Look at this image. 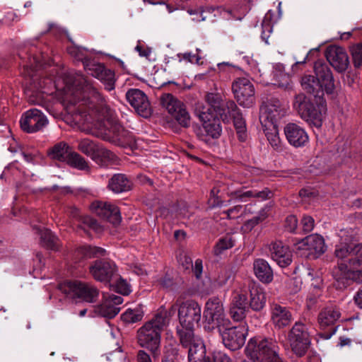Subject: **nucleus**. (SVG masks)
Instances as JSON below:
<instances>
[{"mask_svg": "<svg viewBox=\"0 0 362 362\" xmlns=\"http://www.w3.org/2000/svg\"><path fill=\"white\" fill-rule=\"evenodd\" d=\"M67 93L66 100L70 102L66 107L69 114L71 115L73 122L75 124L80 126L86 123H91L98 131V136L105 140L113 141L120 136L122 127L113 118L112 112L103 105H100V110L92 109L88 114L81 110V105L76 107H72L75 105L76 100L83 95V100L90 99V103H93L100 99L98 90L80 74L76 73L71 75L66 81Z\"/></svg>", "mask_w": 362, "mask_h": 362, "instance_id": "f257e3e1", "label": "nucleus"}, {"mask_svg": "<svg viewBox=\"0 0 362 362\" xmlns=\"http://www.w3.org/2000/svg\"><path fill=\"white\" fill-rule=\"evenodd\" d=\"M315 76L305 75L301 79L303 89L316 98V105L304 94H298L293 101V108L300 117L315 127H320L326 107L322 98L324 92L332 94L334 89L332 73L329 66L322 61L315 63Z\"/></svg>", "mask_w": 362, "mask_h": 362, "instance_id": "f03ea898", "label": "nucleus"}, {"mask_svg": "<svg viewBox=\"0 0 362 362\" xmlns=\"http://www.w3.org/2000/svg\"><path fill=\"white\" fill-rule=\"evenodd\" d=\"M346 232L341 230L340 243L336 245L334 255L340 262L333 271L337 286L344 288L350 281L362 282V243L354 245L349 238L343 240Z\"/></svg>", "mask_w": 362, "mask_h": 362, "instance_id": "7ed1b4c3", "label": "nucleus"}, {"mask_svg": "<svg viewBox=\"0 0 362 362\" xmlns=\"http://www.w3.org/2000/svg\"><path fill=\"white\" fill-rule=\"evenodd\" d=\"M178 310V318L180 327H177V334L180 336L182 345H187L193 336L195 325H198L201 319L202 309L195 301L187 300L181 303L177 300L172 305L168 312V318L173 315Z\"/></svg>", "mask_w": 362, "mask_h": 362, "instance_id": "20e7f679", "label": "nucleus"}, {"mask_svg": "<svg viewBox=\"0 0 362 362\" xmlns=\"http://www.w3.org/2000/svg\"><path fill=\"white\" fill-rule=\"evenodd\" d=\"M169 320L167 310H160L138 331L139 344L148 349L154 357H158L160 354V333L168 325Z\"/></svg>", "mask_w": 362, "mask_h": 362, "instance_id": "39448f33", "label": "nucleus"}, {"mask_svg": "<svg viewBox=\"0 0 362 362\" xmlns=\"http://www.w3.org/2000/svg\"><path fill=\"white\" fill-rule=\"evenodd\" d=\"M279 347L272 339H251L245 348L246 354L254 362L268 361L269 362H281L278 355Z\"/></svg>", "mask_w": 362, "mask_h": 362, "instance_id": "423d86ee", "label": "nucleus"}, {"mask_svg": "<svg viewBox=\"0 0 362 362\" xmlns=\"http://www.w3.org/2000/svg\"><path fill=\"white\" fill-rule=\"evenodd\" d=\"M204 329L211 332L216 328L221 330L230 325V320L226 316L223 305L218 298L209 299L204 310Z\"/></svg>", "mask_w": 362, "mask_h": 362, "instance_id": "0eeeda50", "label": "nucleus"}, {"mask_svg": "<svg viewBox=\"0 0 362 362\" xmlns=\"http://www.w3.org/2000/svg\"><path fill=\"white\" fill-rule=\"evenodd\" d=\"M195 115L202 123V127L205 134L202 136V139L207 141L208 137L212 139L218 138L222 132V127L219 118L216 114L211 112V109L206 107L203 103L199 102L195 105Z\"/></svg>", "mask_w": 362, "mask_h": 362, "instance_id": "6e6552de", "label": "nucleus"}, {"mask_svg": "<svg viewBox=\"0 0 362 362\" xmlns=\"http://www.w3.org/2000/svg\"><path fill=\"white\" fill-rule=\"evenodd\" d=\"M60 289L69 298L87 303L95 302L99 295L98 290L93 286L76 280L64 283Z\"/></svg>", "mask_w": 362, "mask_h": 362, "instance_id": "1a4fd4ad", "label": "nucleus"}, {"mask_svg": "<svg viewBox=\"0 0 362 362\" xmlns=\"http://www.w3.org/2000/svg\"><path fill=\"white\" fill-rule=\"evenodd\" d=\"M288 342L291 351L297 356H303L308 351L311 339L307 326L296 322L288 334Z\"/></svg>", "mask_w": 362, "mask_h": 362, "instance_id": "9d476101", "label": "nucleus"}, {"mask_svg": "<svg viewBox=\"0 0 362 362\" xmlns=\"http://www.w3.org/2000/svg\"><path fill=\"white\" fill-rule=\"evenodd\" d=\"M160 103L163 108L183 127L190 125V116L185 105L170 93H163L160 96Z\"/></svg>", "mask_w": 362, "mask_h": 362, "instance_id": "9b49d317", "label": "nucleus"}, {"mask_svg": "<svg viewBox=\"0 0 362 362\" xmlns=\"http://www.w3.org/2000/svg\"><path fill=\"white\" fill-rule=\"evenodd\" d=\"M232 90L240 106L250 108L255 104V87L249 78H236L233 82Z\"/></svg>", "mask_w": 362, "mask_h": 362, "instance_id": "f8f14e48", "label": "nucleus"}, {"mask_svg": "<svg viewBox=\"0 0 362 362\" xmlns=\"http://www.w3.org/2000/svg\"><path fill=\"white\" fill-rule=\"evenodd\" d=\"M123 303V298L117 295H104L100 304L93 307V312L89 314L90 317L100 316L106 318H113L119 312V305Z\"/></svg>", "mask_w": 362, "mask_h": 362, "instance_id": "ddd939ff", "label": "nucleus"}, {"mask_svg": "<svg viewBox=\"0 0 362 362\" xmlns=\"http://www.w3.org/2000/svg\"><path fill=\"white\" fill-rule=\"evenodd\" d=\"M286 107L282 106L279 100H271L261 107L259 121L262 127L277 124V122L286 115Z\"/></svg>", "mask_w": 362, "mask_h": 362, "instance_id": "4468645a", "label": "nucleus"}, {"mask_svg": "<svg viewBox=\"0 0 362 362\" xmlns=\"http://www.w3.org/2000/svg\"><path fill=\"white\" fill-rule=\"evenodd\" d=\"M218 332L225 346L231 350H236L245 344L247 327L245 325H240L230 328H221Z\"/></svg>", "mask_w": 362, "mask_h": 362, "instance_id": "2eb2a0df", "label": "nucleus"}, {"mask_svg": "<svg viewBox=\"0 0 362 362\" xmlns=\"http://www.w3.org/2000/svg\"><path fill=\"white\" fill-rule=\"evenodd\" d=\"M130 105L140 116L148 118L151 115L152 108L146 95L139 89L132 88L126 93Z\"/></svg>", "mask_w": 362, "mask_h": 362, "instance_id": "dca6fc26", "label": "nucleus"}, {"mask_svg": "<svg viewBox=\"0 0 362 362\" xmlns=\"http://www.w3.org/2000/svg\"><path fill=\"white\" fill-rule=\"evenodd\" d=\"M296 250L308 251V255L317 257L326 250L323 238L317 234H313L295 243Z\"/></svg>", "mask_w": 362, "mask_h": 362, "instance_id": "f3484780", "label": "nucleus"}, {"mask_svg": "<svg viewBox=\"0 0 362 362\" xmlns=\"http://www.w3.org/2000/svg\"><path fill=\"white\" fill-rule=\"evenodd\" d=\"M286 140L295 148L305 146L309 141V136L301 126L296 123H288L284 129Z\"/></svg>", "mask_w": 362, "mask_h": 362, "instance_id": "a211bd4d", "label": "nucleus"}, {"mask_svg": "<svg viewBox=\"0 0 362 362\" xmlns=\"http://www.w3.org/2000/svg\"><path fill=\"white\" fill-rule=\"evenodd\" d=\"M326 57L329 64L339 72L344 71L349 65L348 54L341 47L329 46L326 50Z\"/></svg>", "mask_w": 362, "mask_h": 362, "instance_id": "6ab92c4d", "label": "nucleus"}, {"mask_svg": "<svg viewBox=\"0 0 362 362\" xmlns=\"http://www.w3.org/2000/svg\"><path fill=\"white\" fill-rule=\"evenodd\" d=\"M84 68L95 78L100 80L107 90L115 88V73L100 64H84Z\"/></svg>", "mask_w": 362, "mask_h": 362, "instance_id": "aec40b11", "label": "nucleus"}, {"mask_svg": "<svg viewBox=\"0 0 362 362\" xmlns=\"http://www.w3.org/2000/svg\"><path fill=\"white\" fill-rule=\"evenodd\" d=\"M91 211L103 219H107L116 225L121 221L119 210L117 206L107 202L95 201L90 206Z\"/></svg>", "mask_w": 362, "mask_h": 362, "instance_id": "412c9836", "label": "nucleus"}, {"mask_svg": "<svg viewBox=\"0 0 362 362\" xmlns=\"http://www.w3.org/2000/svg\"><path fill=\"white\" fill-rule=\"evenodd\" d=\"M115 271V264L105 260H96L90 267V273L93 278L97 281L105 283L110 281Z\"/></svg>", "mask_w": 362, "mask_h": 362, "instance_id": "4be33fe9", "label": "nucleus"}, {"mask_svg": "<svg viewBox=\"0 0 362 362\" xmlns=\"http://www.w3.org/2000/svg\"><path fill=\"white\" fill-rule=\"evenodd\" d=\"M269 250L272 259L281 267H286L291 263L292 253L289 247L281 241L272 242L269 246Z\"/></svg>", "mask_w": 362, "mask_h": 362, "instance_id": "5701e85b", "label": "nucleus"}, {"mask_svg": "<svg viewBox=\"0 0 362 362\" xmlns=\"http://www.w3.org/2000/svg\"><path fill=\"white\" fill-rule=\"evenodd\" d=\"M293 316L290 310L278 304L271 307V321L277 329H282L288 326L293 321Z\"/></svg>", "mask_w": 362, "mask_h": 362, "instance_id": "b1692460", "label": "nucleus"}, {"mask_svg": "<svg viewBox=\"0 0 362 362\" xmlns=\"http://www.w3.org/2000/svg\"><path fill=\"white\" fill-rule=\"evenodd\" d=\"M47 120L37 109L28 110L24 115V132L33 133L46 125Z\"/></svg>", "mask_w": 362, "mask_h": 362, "instance_id": "393cba45", "label": "nucleus"}, {"mask_svg": "<svg viewBox=\"0 0 362 362\" xmlns=\"http://www.w3.org/2000/svg\"><path fill=\"white\" fill-rule=\"evenodd\" d=\"M250 292V307L255 311H259L265 306L267 297L264 289L258 285L250 284L247 286Z\"/></svg>", "mask_w": 362, "mask_h": 362, "instance_id": "a878e982", "label": "nucleus"}, {"mask_svg": "<svg viewBox=\"0 0 362 362\" xmlns=\"http://www.w3.org/2000/svg\"><path fill=\"white\" fill-rule=\"evenodd\" d=\"M228 112L230 115H234L233 119L234 126L237 131L239 139L245 141L246 139V127L245 122L242 115L239 112V110L234 102H229L227 105Z\"/></svg>", "mask_w": 362, "mask_h": 362, "instance_id": "bb28decb", "label": "nucleus"}, {"mask_svg": "<svg viewBox=\"0 0 362 362\" xmlns=\"http://www.w3.org/2000/svg\"><path fill=\"white\" fill-rule=\"evenodd\" d=\"M183 346H189V362H198L204 358L205 354L204 345L200 339L194 338L193 335L189 344Z\"/></svg>", "mask_w": 362, "mask_h": 362, "instance_id": "cd10ccee", "label": "nucleus"}, {"mask_svg": "<svg viewBox=\"0 0 362 362\" xmlns=\"http://www.w3.org/2000/svg\"><path fill=\"white\" fill-rule=\"evenodd\" d=\"M254 272L257 278L263 283H269L273 279V272L268 262L259 259L253 264Z\"/></svg>", "mask_w": 362, "mask_h": 362, "instance_id": "c85d7f7f", "label": "nucleus"}, {"mask_svg": "<svg viewBox=\"0 0 362 362\" xmlns=\"http://www.w3.org/2000/svg\"><path fill=\"white\" fill-rule=\"evenodd\" d=\"M230 196L233 198L239 199L241 201H246L247 198L255 197L264 200L271 197L272 193L267 188L264 189L262 191L257 190H247L243 192L242 190H230L228 192Z\"/></svg>", "mask_w": 362, "mask_h": 362, "instance_id": "c756f323", "label": "nucleus"}, {"mask_svg": "<svg viewBox=\"0 0 362 362\" xmlns=\"http://www.w3.org/2000/svg\"><path fill=\"white\" fill-rule=\"evenodd\" d=\"M39 233L40 243L42 246L47 249L57 250L60 246V243L58 238L54 235L51 230L40 228H36Z\"/></svg>", "mask_w": 362, "mask_h": 362, "instance_id": "7c9ffc66", "label": "nucleus"}, {"mask_svg": "<svg viewBox=\"0 0 362 362\" xmlns=\"http://www.w3.org/2000/svg\"><path fill=\"white\" fill-rule=\"evenodd\" d=\"M340 312L335 308H327L322 310L318 317L320 325L325 329L334 325L340 317Z\"/></svg>", "mask_w": 362, "mask_h": 362, "instance_id": "2f4dec72", "label": "nucleus"}, {"mask_svg": "<svg viewBox=\"0 0 362 362\" xmlns=\"http://www.w3.org/2000/svg\"><path fill=\"white\" fill-rule=\"evenodd\" d=\"M131 182L122 174L115 175L109 181L108 187L115 193L128 191L131 189Z\"/></svg>", "mask_w": 362, "mask_h": 362, "instance_id": "473e14b6", "label": "nucleus"}, {"mask_svg": "<svg viewBox=\"0 0 362 362\" xmlns=\"http://www.w3.org/2000/svg\"><path fill=\"white\" fill-rule=\"evenodd\" d=\"M231 305L248 309L247 286H240L234 291Z\"/></svg>", "mask_w": 362, "mask_h": 362, "instance_id": "72a5a7b5", "label": "nucleus"}, {"mask_svg": "<svg viewBox=\"0 0 362 362\" xmlns=\"http://www.w3.org/2000/svg\"><path fill=\"white\" fill-rule=\"evenodd\" d=\"M71 153L66 144L59 143L53 146L49 151V155L52 158L67 162Z\"/></svg>", "mask_w": 362, "mask_h": 362, "instance_id": "f704fd0d", "label": "nucleus"}, {"mask_svg": "<svg viewBox=\"0 0 362 362\" xmlns=\"http://www.w3.org/2000/svg\"><path fill=\"white\" fill-rule=\"evenodd\" d=\"M144 316L143 307L141 305L129 308L122 315V319L127 323H134L141 320Z\"/></svg>", "mask_w": 362, "mask_h": 362, "instance_id": "c9c22d12", "label": "nucleus"}, {"mask_svg": "<svg viewBox=\"0 0 362 362\" xmlns=\"http://www.w3.org/2000/svg\"><path fill=\"white\" fill-rule=\"evenodd\" d=\"M265 135L267 138L271 146L275 148L278 149L281 146V140L279 136V130L277 127V124L268 125V127H263Z\"/></svg>", "mask_w": 362, "mask_h": 362, "instance_id": "e433bc0d", "label": "nucleus"}, {"mask_svg": "<svg viewBox=\"0 0 362 362\" xmlns=\"http://www.w3.org/2000/svg\"><path fill=\"white\" fill-rule=\"evenodd\" d=\"M207 105L206 107L211 109V112H216L224 103L223 97L219 93H208L205 97Z\"/></svg>", "mask_w": 362, "mask_h": 362, "instance_id": "4c0bfd02", "label": "nucleus"}, {"mask_svg": "<svg viewBox=\"0 0 362 362\" xmlns=\"http://www.w3.org/2000/svg\"><path fill=\"white\" fill-rule=\"evenodd\" d=\"M78 253L86 258L99 257L105 256V250L95 246L83 245L78 249Z\"/></svg>", "mask_w": 362, "mask_h": 362, "instance_id": "58836bf2", "label": "nucleus"}, {"mask_svg": "<svg viewBox=\"0 0 362 362\" xmlns=\"http://www.w3.org/2000/svg\"><path fill=\"white\" fill-rule=\"evenodd\" d=\"M99 146V145L88 139H82L78 144L79 150L93 160L95 159V154Z\"/></svg>", "mask_w": 362, "mask_h": 362, "instance_id": "ea45409f", "label": "nucleus"}, {"mask_svg": "<svg viewBox=\"0 0 362 362\" xmlns=\"http://www.w3.org/2000/svg\"><path fill=\"white\" fill-rule=\"evenodd\" d=\"M167 339L169 340L168 346L171 347L165 346L166 351L162 362H177V349L176 347H173L175 341L173 339L172 334L167 333Z\"/></svg>", "mask_w": 362, "mask_h": 362, "instance_id": "a19ab883", "label": "nucleus"}, {"mask_svg": "<svg viewBox=\"0 0 362 362\" xmlns=\"http://www.w3.org/2000/svg\"><path fill=\"white\" fill-rule=\"evenodd\" d=\"M67 163L78 170H86L89 167L86 160L76 153H71L67 160Z\"/></svg>", "mask_w": 362, "mask_h": 362, "instance_id": "79ce46f5", "label": "nucleus"}, {"mask_svg": "<svg viewBox=\"0 0 362 362\" xmlns=\"http://www.w3.org/2000/svg\"><path fill=\"white\" fill-rule=\"evenodd\" d=\"M187 13L189 16V20L194 23H199L205 21L208 18L207 14L209 13L208 11H205L201 8H190L187 11Z\"/></svg>", "mask_w": 362, "mask_h": 362, "instance_id": "37998d69", "label": "nucleus"}, {"mask_svg": "<svg viewBox=\"0 0 362 362\" xmlns=\"http://www.w3.org/2000/svg\"><path fill=\"white\" fill-rule=\"evenodd\" d=\"M350 52L354 67H361L362 66V44L353 45L350 48Z\"/></svg>", "mask_w": 362, "mask_h": 362, "instance_id": "c03bdc74", "label": "nucleus"}, {"mask_svg": "<svg viewBox=\"0 0 362 362\" xmlns=\"http://www.w3.org/2000/svg\"><path fill=\"white\" fill-rule=\"evenodd\" d=\"M234 245V240L231 236L228 235L221 239L215 246L214 252L218 255L225 250L231 248Z\"/></svg>", "mask_w": 362, "mask_h": 362, "instance_id": "a18cd8bd", "label": "nucleus"}, {"mask_svg": "<svg viewBox=\"0 0 362 362\" xmlns=\"http://www.w3.org/2000/svg\"><path fill=\"white\" fill-rule=\"evenodd\" d=\"M247 310L248 309L243 307L230 305V315L233 320L241 321L245 317Z\"/></svg>", "mask_w": 362, "mask_h": 362, "instance_id": "49530a36", "label": "nucleus"}, {"mask_svg": "<svg viewBox=\"0 0 362 362\" xmlns=\"http://www.w3.org/2000/svg\"><path fill=\"white\" fill-rule=\"evenodd\" d=\"M86 50L77 47H70L68 48V52L70 55L76 58L78 61H82L83 65L88 64L86 60Z\"/></svg>", "mask_w": 362, "mask_h": 362, "instance_id": "de8ad7c7", "label": "nucleus"}, {"mask_svg": "<svg viewBox=\"0 0 362 362\" xmlns=\"http://www.w3.org/2000/svg\"><path fill=\"white\" fill-rule=\"evenodd\" d=\"M115 158V155L112 152L100 146L95 154V160L98 161V158H101L105 161H113Z\"/></svg>", "mask_w": 362, "mask_h": 362, "instance_id": "09e8293b", "label": "nucleus"}, {"mask_svg": "<svg viewBox=\"0 0 362 362\" xmlns=\"http://www.w3.org/2000/svg\"><path fill=\"white\" fill-rule=\"evenodd\" d=\"M267 216L264 210L261 212V215L259 216L253 217L252 218L248 220L243 226V229L244 231H250L257 224H258L260 221H263Z\"/></svg>", "mask_w": 362, "mask_h": 362, "instance_id": "8fccbe9b", "label": "nucleus"}, {"mask_svg": "<svg viewBox=\"0 0 362 362\" xmlns=\"http://www.w3.org/2000/svg\"><path fill=\"white\" fill-rule=\"evenodd\" d=\"M196 51V54H192V52H185L183 54H179L177 56L180 58V61L185 60L190 63L199 64L200 59H202L201 56L199 55L201 50L199 49H197Z\"/></svg>", "mask_w": 362, "mask_h": 362, "instance_id": "3c124183", "label": "nucleus"}, {"mask_svg": "<svg viewBox=\"0 0 362 362\" xmlns=\"http://www.w3.org/2000/svg\"><path fill=\"white\" fill-rule=\"evenodd\" d=\"M115 289L123 295H128L131 292V286L124 279L119 278L114 285Z\"/></svg>", "mask_w": 362, "mask_h": 362, "instance_id": "603ef678", "label": "nucleus"}, {"mask_svg": "<svg viewBox=\"0 0 362 362\" xmlns=\"http://www.w3.org/2000/svg\"><path fill=\"white\" fill-rule=\"evenodd\" d=\"M248 206L237 205L233 208L227 210L225 213L229 218H235L241 216L244 211L247 209Z\"/></svg>", "mask_w": 362, "mask_h": 362, "instance_id": "864d4df0", "label": "nucleus"}, {"mask_svg": "<svg viewBox=\"0 0 362 362\" xmlns=\"http://www.w3.org/2000/svg\"><path fill=\"white\" fill-rule=\"evenodd\" d=\"M229 102H233V100H228L226 102H224L221 108L216 112L222 118L223 121L228 122L229 120L232 119L234 117V115H230L228 109L227 107V105Z\"/></svg>", "mask_w": 362, "mask_h": 362, "instance_id": "5fc2aeb1", "label": "nucleus"}, {"mask_svg": "<svg viewBox=\"0 0 362 362\" xmlns=\"http://www.w3.org/2000/svg\"><path fill=\"white\" fill-rule=\"evenodd\" d=\"M82 221L84 225L89 227L90 228H92L96 232H100L101 231V227L99 225V223L93 218L90 216H84L82 218Z\"/></svg>", "mask_w": 362, "mask_h": 362, "instance_id": "6e6d98bb", "label": "nucleus"}, {"mask_svg": "<svg viewBox=\"0 0 362 362\" xmlns=\"http://www.w3.org/2000/svg\"><path fill=\"white\" fill-rule=\"evenodd\" d=\"M314 219L310 216H305L303 217L301 223L303 228L305 232L311 231L314 228Z\"/></svg>", "mask_w": 362, "mask_h": 362, "instance_id": "4d7b16f0", "label": "nucleus"}, {"mask_svg": "<svg viewBox=\"0 0 362 362\" xmlns=\"http://www.w3.org/2000/svg\"><path fill=\"white\" fill-rule=\"evenodd\" d=\"M178 262L185 269H188L192 267V260L186 254H180L178 257Z\"/></svg>", "mask_w": 362, "mask_h": 362, "instance_id": "13d9d810", "label": "nucleus"}, {"mask_svg": "<svg viewBox=\"0 0 362 362\" xmlns=\"http://www.w3.org/2000/svg\"><path fill=\"white\" fill-rule=\"evenodd\" d=\"M308 276L310 277V280L313 282L312 283V286L315 288H320V284L322 283L321 278L317 274H314V271L313 269H308Z\"/></svg>", "mask_w": 362, "mask_h": 362, "instance_id": "bf43d9fd", "label": "nucleus"}, {"mask_svg": "<svg viewBox=\"0 0 362 362\" xmlns=\"http://www.w3.org/2000/svg\"><path fill=\"white\" fill-rule=\"evenodd\" d=\"M297 224H298V220L295 216H289L286 218V227L287 228V229L289 231H291V232L294 231L297 227Z\"/></svg>", "mask_w": 362, "mask_h": 362, "instance_id": "052dcab7", "label": "nucleus"}, {"mask_svg": "<svg viewBox=\"0 0 362 362\" xmlns=\"http://www.w3.org/2000/svg\"><path fill=\"white\" fill-rule=\"evenodd\" d=\"M213 362H231V360L226 354L216 351L213 354Z\"/></svg>", "mask_w": 362, "mask_h": 362, "instance_id": "680f3d73", "label": "nucleus"}, {"mask_svg": "<svg viewBox=\"0 0 362 362\" xmlns=\"http://www.w3.org/2000/svg\"><path fill=\"white\" fill-rule=\"evenodd\" d=\"M192 271L197 278H199L202 273L203 265L201 259H197L194 265L192 264Z\"/></svg>", "mask_w": 362, "mask_h": 362, "instance_id": "e2e57ef3", "label": "nucleus"}, {"mask_svg": "<svg viewBox=\"0 0 362 362\" xmlns=\"http://www.w3.org/2000/svg\"><path fill=\"white\" fill-rule=\"evenodd\" d=\"M136 50L139 52L140 56L145 57L147 59H149L151 54V50L149 48H144L139 45L136 47Z\"/></svg>", "mask_w": 362, "mask_h": 362, "instance_id": "0e129e2a", "label": "nucleus"}, {"mask_svg": "<svg viewBox=\"0 0 362 362\" xmlns=\"http://www.w3.org/2000/svg\"><path fill=\"white\" fill-rule=\"evenodd\" d=\"M159 284L163 288H169L173 284L172 279L168 276H164L159 280Z\"/></svg>", "mask_w": 362, "mask_h": 362, "instance_id": "69168bd1", "label": "nucleus"}, {"mask_svg": "<svg viewBox=\"0 0 362 362\" xmlns=\"http://www.w3.org/2000/svg\"><path fill=\"white\" fill-rule=\"evenodd\" d=\"M138 362H151L150 356L144 351L138 354Z\"/></svg>", "mask_w": 362, "mask_h": 362, "instance_id": "338daca9", "label": "nucleus"}, {"mask_svg": "<svg viewBox=\"0 0 362 362\" xmlns=\"http://www.w3.org/2000/svg\"><path fill=\"white\" fill-rule=\"evenodd\" d=\"M354 300L356 304L361 308H362V286L359 288L354 296Z\"/></svg>", "mask_w": 362, "mask_h": 362, "instance_id": "774afa93", "label": "nucleus"}]
</instances>
